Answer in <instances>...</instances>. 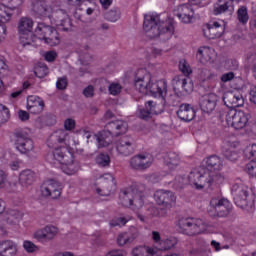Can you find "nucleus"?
Returning a JSON list of instances; mask_svg holds the SVG:
<instances>
[{"instance_id": "22", "label": "nucleus", "mask_w": 256, "mask_h": 256, "mask_svg": "<svg viewBox=\"0 0 256 256\" xmlns=\"http://www.w3.org/2000/svg\"><path fill=\"white\" fill-rule=\"evenodd\" d=\"M174 15L178 17L182 23H191L195 12H193V8H191L189 5L182 4L178 6L177 10L174 11Z\"/></svg>"}, {"instance_id": "13", "label": "nucleus", "mask_w": 256, "mask_h": 256, "mask_svg": "<svg viewBox=\"0 0 256 256\" xmlns=\"http://www.w3.org/2000/svg\"><path fill=\"white\" fill-rule=\"evenodd\" d=\"M202 31L206 39H219L225 33V26L219 22H212L203 25Z\"/></svg>"}, {"instance_id": "27", "label": "nucleus", "mask_w": 256, "mask_h": 256, "mask_svg": "<svg viewBox=\"0 0 256 256\" xmlns=\"http://www.w3.org/2000/svg\"><path fill=\"white\" fill-rule=\"evenodd\" d=\"M237 146H239V142H225V145L222 148V155H224L225 159H228V161H237L239 159V154L233 150Z\"/></svg>"}, {"instance_id": "21", "label": "nucleus", "mask_w": 256, "mask_h": 256, "mask_svg": "<svg viewBox=\"0 0 256 256\" xmlns=\"http://www.w3.org/2000/svg\"><path fill=\"white\" fill-rule=\"evenodd\" d=\"M55 235H57V227L55 226H46L43 229L36 231L33 234L34 239L37 241H52L55 239Z\"/></svg>"}, {"instance_id": "15", "label": "nucleus", "mask_w": 256, "mask_h": 256, "mask_svg": "<svg viewBox=\"0 0 256 256\" xmlns=\"http://www.w3.org/2000/svg\"><path fill=\"white\" fill-rule=\"evenodd\" d=\"M101 183L103 185L102 189H96L98 195H101L102 197H109V195L115 191V187L117 185L115 182V177H113L111 174H105L101 179Z\"/></svg>"}, {"instance_id": "41", "label": "nucleus", "mask_w": 256, "mask_h": 256, "mask_svg": "<svg viewBox=\"0 0 256 256\" xmlns=\"http://www.w3.org/2000/svg\"><path fill=\"white\" fill-rule=\"evenodd\" d=\"M52 17L56 27H59L63 21L69 17V15H67L65 10L59 9L53 13Z\"/></svg>"}, {"instance_id": "8", "label": "nucleus", "mask_w": 256, "mask_h": 256, "mask_svg": "<svg viewBox=\"0 0 256 256\" xmlns=\"http://www.w3.org/2000/svg\"><path fill=\"white\" fill-rule=\"evenodd\" d=\"M33 19L29 17H21L18 21V33L20 35V43L22 46L27 47L33 42Z\"/></svg>"}, {"instance_id": "38", "label": "nucleus", "mask_w": 256, "mask_h": 256, "mask_svg": "<svg viewBox=\"0 0 256 256\" xmlns=\"http://www.w3.org/2000/svg\"><path fill=\"white\" fill-rule=\"evenodd\" d=\"M11 17H13V8L0 4V23L11 21Z\"/></svg>"}, {"instance_id": "17", "label": "nucleus", "mask_w": 256, "mask_h": 256, "mask_svg": "<svg viewBox=\"0 0 256 256\" xmlns=\"http://www.w3.org/2000/svg\"><path fill=\"white\" fill-rule=\"evenodd\" d=\"M117 151L125 157L133 155L135 153V140L131 136L122 137L117 144Z\"/></svg>"}, {"instance_id": "11", "label": "nucleus", "mask_w": 256, "mask_h": 256, "mask_svg": "<svg viewBox=\"0 0 256 256\" xmlns=\"http://www.w3.org/2000/svg\"><path fill=\"white\" fill-rule=\"evenodd\" d=\"M195 88L193 81L187 77H177L174 79L173 91L177 97H185V95H191Z\"/></svg>"}, {"instance_id": "29", "label": "nucleus", "mask_w": 256, "mask_h": 256, "mask_svg": "<svg viewBox=\"0 0 256 256\" xmlns=\"http://www.w3.org/2000/svg\"><path fill=\"white\" fill-rule=\"evenodd\" d=\"M145 192L143 191V187L134 186L133 187V195H132V205L135 206V209H141L143 205H145Z\"/></svg>"}, {"instance_id": "40", "label": "nucleus", "mask_w": 256, "mask_h": 256, "mask_svg": "<svg viewBox=\"0 0 256 256\" xmlns=\"http://www.w3.org/2000/svg\"><path fill=\"white\" fill-rule=\"evenodd\" d=\"M155 250L146 246H138L132 250V256H153Z\"/></svg>"}, {"instance_id": "55", "label": "nucleus", "mask_w": 256, "mask_h": 256, "mask_svg": "<svg viewBox=\"0 0 256 256\" xmlns=\"http://www.w3.org/2000/svg\"><path fill=\"white\" fill-rule=\"evenodd\" d=\"M108 89H109L110 95H119V93H121L122 87L117 83H112L110 84Z\"/></svg>"}, {"instance_id": "25", "label": "nucleus", "mask_w": 256, "mask_h": 256, "mask_svg": "<svg viewBox=\"0 0 256 256\" xmlns=\"http://www.w3.org/2000/svg\"><path fill=\"white\" fill-rule=\"evenodd\" d=\"M27 109L32 115H39L45 109V102L39 97L30 96L28 98Z\"/></svg>"}, {"instance_id": "36", "label": "nucleus", "mask_w": 256, "mask_h": 256, "mask_svg": "<svg viewBox=\"0 0 256 256\" xmlns=\"http://www.w3.org/2000/svg\"><path fill=\"white\" fill-rule=\"evenodd\" d=\"M245 70L247 73H253L255 77L256 73V53H248L246 57Z\"/></svg>"}, {"instance_id": "30", "label": "nucleus", "mask_w": 256, "mask_h": 256, "mask_svg": "<svg viewBox=\"0 0 256 256\" xmlns=\"http://www.w3.org/2000/svg\"><path fill=\"white\" fill-rule=\"evenodd\" d=\"M17 254V244L12 240L0 242V256H13Z\"/></svg>"}, {"instance_id": "19", "label": "nucleus", "mask_w": 256, "mask_h": 256, "mask_svg": "<svg viewBox=\"0 0 256 256\" xmlns=\"http://www.w3.org/2000/svg\"><path fill=\"white\" fill-rule=\"evenodd\" d=\"M199 106L204 113H212L217 107V95L215 93H208L200 97Z\"/></svg>"}, {"instance_id": "34", "label": "nucleus", "mask_w": 256, "mask_h": 256, "mask_svg": "<svg viewBox=\"0 0 256 256\" xmlns=\"http://www.w3.org/2000/svg\"><path fill=\"white\" fill-rule=\"evenodd\" d=\"M119 199L123 207H132L133 206V187L122 190L120 192Z\"/></svg>"}, {"instance_id": "63", "label": "nucleus", "mask_w": 256, "mask_h": 256, "mask_svg": "<svg viewBox=\"0 0 256 256\" xmlns=\"http://www.w3.org/2000/svg\"><path fill=\"white\" fill-rule=\"evenodd\" d=\"M232 79H235V73L233 72H228L221 76L222 83H227L228 81H232Z\"/></svg>"}, {"instance_id": "26", "label": "nucleus", "mask_w": 256, "mask_h": 256, "mask_svg": "<svg viewBox=\"0 0 256 256\" xmlns=\"http://www.w3.org/2000/svg\"><path fill=\"white\" fill-rule=\"evenodd\" d=\"M152 162L147 160L145 155H136L130 159V167L135 169V171H145V169H149Z\"/></svg>"}, {"instance_id": "16", "label": "nucleus", "mask_w": 256, "mask_h": 256, "mask_svg": "<svg viewBox=\"0 0 256 256\" xmlns=\"http://www.w3.org/2000/svg\"><path fill=\"white\" fill-rule=\"evenodd\" d=\"M223 102L228 109H237V107H242L243 95L239 92L227 91L223 95Z\"/></svg>"}, {"instance_id": "6", "label": "nucleus", "mask_w": 256, "mask_h": 256, "mask_svg": "<svg viewBox=\"0 0 256 256\" xmlns=\"http://www.w3.org/2000/svg\"><path fill=\"white\" fill-rule=\"evenodd\" d=\"M35 33L42 37L43 41L50 47H55L60 43L57 29L45 22L38 23Z\"/></svg>"}, {"instance_id": "50", "label": "nucleus", "mask_w": 256, "mask_h": 256, "mask_svg": "<svg viewBox=\"0 0 256 256\" xmlns=\"http://www.w3.org/2000/svg\"><path fill=\"white\" fill-rule=\"evenodd\" d=\"M68 85H69V80L67 79V76L58 78L56 82V87L59 91H65Z\"/></svg>"}, {"instance_id": "49", "label": "nucleus", "mask_w": 256, "mask_h": 256, "mask_svg": "<svg viewBox=\"0 0 256 256\" xmlns=\"http://www.w3.org/2000/svg\"><path fill=\"white\" fill-rule=\"evenodd\" d=\"M60 31H73V22L69 16L64 19V21L57 26Z\"/></svg>"}, {"instance_id": "7", "label": "nucleus", "mask_w": 256, "mask_h": 256, "mask_svg": "<svg viewBox=\"0 0 256 256\" xmlns=\"http://www.w3.org/2000/svg\"><path fill=\"white\" fill-rule=\"evenodd\" d=\"M226 123L236 130L243 129L247 126V123H252L251 114H246L242 110L231 109L226 114Z\"/></svg>"}, {"instance_id": "48", "label": "nucleus", "mask_w": 256, "mask_h": 256, "mask_svg": "<svg viewBox=\"0 0 256 256\" xmlns=\"http://www.w3.org/2000/svg\"><path fill=\"white\" fill-rule=\"evenodd\" d=\"M129 217H115L112 220H110L109 225L110 227H119L121 225H127L128 221H129Z\"/></svg>"}, {"instance_id": "28", "label": "nucleus", "mask_w": 256, "mask_h": 256, "mask_svg": "<svg viewBox=\"0 0 256 256\" xmlns=\"http://www.w3.org/2000/svg\"><path fill=\"white\" fill-rule=\"evenodd\" d=\"M235 0H218V2L214 5L213 13L214 15H221L222 13H233L235 11L233 3Z\"/></svg>"}, {"instance_id": "2", "label": "nucleus", "mask_w": 256, "mask_h": 256, "mask_svg": "<svg viewBox=\"0 0 256 256\" xmlns=\"http://www.w3.org/2000/svg\"><path fill=\"white\" fill-rule=\"evenodd\" d=\"M221 169H223L221 158L215 155L210 156L197 170L190 172L188 181L195 185L196 189L206 187L213 191L225 181V177L219 173Z\"/></svg>"}, {"instance_id": "24", "label": "nucleus", "mask_w": 256, "mask_h": 256, "mask_svg": "<svg viewBox=\"0 0 256 256\" xmlns=\"http://www.w3.org/2000/svg\"><path fill=\"white\" fill-rule=\"evenodd\" d=\"M195 115V108H193L191 104H181L179 110L177 111V116L179 119H181V121H185L186 123L193 121L195 119Z\"/></svg>"}, {"instance_id": "33", "label": "nucleus", "mask_w": 256, "mask_h": 256, "mask_svg": "<svg viewBox=\"0 0 256 256\" xmlns=\"http://www.w3.org/2000/svg\"><path fill=\"white\" fill-rule=\"evenodd\" d=\"M53 157L56 161H59V163L63 165V163L67 161V157L73 158V154L69 153V148L63 146L54 149Z\"/></svg>"}, {"instance_id": "51", "label": "nucleus", "mask_w": 256, "mask_h": 256, "mask_svg": "<svg viewBox=\"0 0 256 256\" xmlns=\"http://www.w3.org/2000/svg\"><path fill=\"white\" fill-rule=\"evenodd\" d=\"M23 247L27 253H35V251H39V246L29 240L24 241Z\"/></svg>"}, {"instance_id": "9", "label": "nucleus", "mask_w": 256, "mask_h": 256, "mask_svg": "<svg viewBox=\"0 0 256 256\" xmlns=\"http://www.w3.org/2000/svg\"><path fill=\"white\" fill-rule=\"evenodd\" d=\"M15 145L17 151L22 155H27L30 151H33V140L29 138V134L23 130L16 129L14 131Z\"/></svg>"}, {"instance_id": "45", "label": "nucleus", "mask_w": 256, "mask_h": 256, "mask_svg": "<svg viewBox=\"0 0 256 256\" xmlns=\"http://www.w3.org/2000/svg\"><path fill=\"white\" fill-rule=\"evenodd\" d=\"M96 163L99 165V167H109L111 158L109 157V154L100 153L98 156H96Z\"/></svg>"}, {"instance_id": "62", "label": "nucleus", "mask_w": 256, "mask_h": 256, "mask_svg": "<svg viewBox=\"0 0 256 256\" xmlns=\"http://www.w3.org/2000/svg\"><path fill=\"white\" fill-rule=\"evenodd\" d=\"M84 97H93L95 95V88L93 86L89 85L83 90Z\"/></svg>"}, {"instance_id": "53", "label": "nucleus", "mask_w": 256, "mask_h": 256, "mask_svg": "<svg viewBox=\"0 0 256 256\" xmlns=\"http://www.w3.org/2000/svg\"><path fill=\"white\" fill-rule=\"evenodd\" d=\"M105 19H107V21H112L113 23H115V21H118V19H119V11L118 10H110V11L106 12Z\"/></svg>"}, {"instance_id": "37", "label": "nucleus", "mask_w": 256, "mask_h": 256, "mask_svg": "<svg viewBox=\"0 0 256 256\" xmlns=\"http://www.w3.org/2000/svg\"><path fill=\"white\" fill-rule=\"evenodd\" d=\"M179 163H180V160H179V155H177V153L170 152L167 154L165 158L166 167H168L169 169H175L179 167Z\"/></svg>"}, {"instance_id": "54", "label": "nucleus", "mask_w": 256, "mask_h": 256, "mask_svg": "<svg viewBox=\"0 0 256 256\" xmlns=\"http://www.w3.org/2000/svg\"><path fill=\"white\" fill-rule=\"evenodd\" d=\"M117 243L120 247H123V245L131 243V240L129 237H127V233H123L118 236Z\"/></svg>"}, {"instance_id": "60", "label": "nucleus", "mask_w": 256, "mask_h": 256, "mask_svg": "<svg viewBox=\"0 0 256 256\" xmlns=\"http://www.w3.org/2000/svg\"><path fill=\"white\" fill-rule=\"evenodd\" d=\"M248 99L250 103H253V105H256V86L250 89L248 94Z\"/></svg>"}, {"instance_id": "3", "label": "nucleus", "mask_w": 256, "mask_h": 256, "mask_svg": "<svg viewBox=\"0 0 256 256\" xmlns=\"http://www.w3.org/2000/svg\"><path fill=\"white\" fill-rule=\"evenodd\" d=\"M143 29L150 39H157L161 35H166V39L173 37L175 27H173V20H161V16H144Z\"/></svg>"}, {"instance_id": "44", "label": "nucleus", "mask_w": 256, "mask_h": 256, "mask_svg": "<svg viewBox=\"0 0 256 256\" xmlns=\"http://www.w3.org/2000/svg\"><path fill=\"white\" fill-rule=\"evenodd\" d=\"M237 19L242 25H246L249 21V14L247 13V7L242 6L237 11Z\"/></svg>"}, {"instance_id": "5", "label": "nucleus", "mask_w": 256, "mask_h": 256, "mask_svg": "<svg viewBox=\"0 0 256 256\" xmlns=\"http://www.w3.org/2000/svg\"><path fill=\"white\" fill-rule=\"evenodd\" d=\"M231 209H233V206L226 198H213L210 201L208 214L212 219H221L223 217H227L231 213Z\"/></svg>"}, {"instance_id": "32", "label": "nucleus", "mask_w": 256, "mask_h": 256, "mask_svg": "<svg viewBox=\"0 0 256 256\" xmlns=\"http://www.w3.org/2000/svg\"><path fill=\"white\" fill-rule=\"evenodd\" d=\"M79 169H81V166L77 160H66L62 163V171L66 175H75Z\"/></svg>"}, {"instance_id": "39", "label": "nucleus", "mask_w": 256, "mask_h": 256, "mask_svg": "<svg viewBox=\"0 0 256 256\" xmlns=\"http://www.w3.org/2000/svg\"><path fill=\"white\" fill-rule=\"evenodd\" d=\"M75 134H76L74 137L75 145H79V143H81V141L89 142V139H91V132L87 131L85 129L76 130Z\"/></svg>"}, {"instance_id": "20", "label": "nucleus", "mask_w": 256, "mask_h": 256, "mask_svg": "<svg viewBox=\"0 0 256 256\" xmlns=\"http://www.w3.org/2000/svg\"><path fill=\"white\" fill-rule=\"evenodd\" d=\"M105 128L110 131L111 137H119V135H124V133H127L129 126L127 122L123 120H115L108 122L105 125Z\"/></svg>"}, {"instance_id": "52", "label": "nucleus", "mask_w": 256, "mask_h": 256, "mask_svg": "<svg viewBox=\"0 0 256 256\" xmlns=\"http://www.w3.org/2000/svg\"><path fill=\"white\" fill-rule=\"evenodd\" d=\"M246 171L250 177H256V161L255 159H252L247 165H246Z\"/></svg>"}, {"instance_id": "43", "label": "nucleus", "mask_w": 256, "mask_h": 256, "mask_svg": "<svg viewBox=\"0 0 256 256\" xmlns=\"http://www.w3.org/2000/svg\"><path fill=\"white\" fill-rule=\"evenodd\" d=\"M11 119V113L9 112V108L5 105L0 104V127L1 125H5L7 121Z\"/></svg>"}, {"instance_id": "47", "label": "nucleus", "mask_w": 256, "mask_h": 256, "mask_svg": "<svg viewBox=\"0 0 256 256\" xmlns=\"http://www.w3.org/2000/svg\"><path fill=\"white\" fill-rule=\"evenodd\" d=\"M186 185H189V178L185 176H177L175 178L174 187L178 191L185 189Z\"/></svg>"}, {"instance_id": "12", "label": "nucleus", "mask_w": 256, "mask_h": 256, "mask_svg": "<svg viewBox=\"0 0 256 256\" xmlns=\"http://www.w3.org/2000/svg\"><path fill=\"white\" fill-rule=\"evenodd\" d=\"M177 226L179 232L183 233V235H200L202 231L201 227L195 223L193 218H181L178 220Z\"/></svg>"}, {"instance_id": "42", "label": "nucleus", "mask_w": 256, "mask_h": 256, "mask_svg": "<svg viewBox=\"0 0 256 256\" xmlns=\"http://www.w3.org/2000/svg\"><path fill=\"white\" fill-rule=\"evenodd\" d=\"M197 58L199 59L200 63H209V61L212 59L211 49H198Z\"/></svg>"}, {"instance_id": "58", "label": "nucleus", "mask_w": 256, "mask_h": 256, "mask_svg": "<svg viewBox=\"0 0 256 256\" xmlns=\"http://www.w3.org/2000/svg\"><path fill=\"white\" fill-rule=\"evenodd\" d=\"M41 119L45 125H55V117L52 115L42 116Z\"/></svg>"}, {"instance_id": "56", "label": "nucleus", "mask_w": 256, "mask_h": 256, "mask_svg": "<svg viewBox=\"0 0 256 256\" xmlns=\"http://www.w3.org/2000/svg\"><path fill=\"white\" fill-rule=\"evenodd\" d=\"M105 256H127V252L121 249L110 250Z\"/></svg>"}, {"instance_id": "14", "label": "nucleus", "mask_w": 256, "mask_h": 256, "mask_svg": "<svg viewBox=\"0 0 256 256\" xmlns=\"http://www.w3.org/2000/svg\"><path fill=\"white\" fill-rule=\"evenodd\" d=\"M43 197L59 199L61 197V184L55 180H50L41 187Z\"/></svg>"}, {"instance_id": "18", "label": "nucleus", "mask_w": 256, "mask_h": 256, "mask_svg": "<svg viewBox=\"0 0 256 256\" xmlns=\"http://www.w3.org/2000/svg\"><path fill=\"white\" fill-rule=\"evenodd\" d=\"M32 11L36 17H48L51 19V15H53V8L43 0H33Z\"/></svg>"}, {"instance_id": "64", "label": "nucleus", "mask_w": 256, "mask_h": 256, "mask_svg": "<svg viewBox=\"0 0 256 256\" xmlns=\"http://www.w3.org/2000/svg\"><path fill=\"white\" fill-rule=\"evenodd\" d=\"M179 69L181 72L184 73V75H190V73H191V68L189 66H187V64H185V63H180Z\"/></svg>"}, {"instance_id": "31", "label": "nucleus", "mask_w": 256, "mask_h": 256, "mask_svg": "<svg viewBox=\"0 0 256 256\" xmlns=\"http://www.w3.org/2000/svg\"><path fill=\"white\" fill-rule=\"evenodd\" d=\"M35 182V172L32 170H23L19 175V183L22 187H29Z\"/></svg>"}, {"instance_id": "61", "label": "nucleus", "mask_w": 256, "mask_h": 256, "mask_svg": "<svg viewBox=\"0 0 256 256\" xmlns=\"http://www.w3.org/2000/svg\"><path fill=\"white\" fill-rule=\"evenodd\" d=\"M44 57L49 63H53V61H55V59H57V52L48 51V52H46Z\"/></svg>"}, {"instance_id": "35", "label": "nucleus", "mask_w": 256, "mask_h": 256, "mask_svg": "<svg viewBox=\"0 0 256 256\" xmlns=\"http://www.w3.org/2000/svg\"><path fill=\"white\" fill-rule=\"evenodd\" d=\"M23 219V215L18 210H8L6 213L5 221L8 225H17Z\"/></svg>"}, {"instance_id": "46", "label": "nucleus", "mask_w": 256, "mask_h": 256, "mask_svg": "<svg viewBox=\"0 0 256 256\" xmlns=\"http://www.w3.org/2000/svg\"><path fill=\"white\" fill-rule=\"evenodd\" d=\"M34 73L36 77H38V79H43V77H47V75H49V68L47 67V65L39 63L38 66L35 68Z\"/></svg>"}, {"instance_id": "10", "label": "nucleus", "mask_w": 256, "mask_h": 256, "mask_svg": "<svg viewBox=\"0 0 256 256\" xmlns=\"http://www.w3.org/2000/svg\"><path fill=\"white\" fill-rule=\"evenodd\" d=\"M232 195H233L235 205H237V207H240L241 209L245 207L255 206V199H253L252 204H249V201H247V196L249 195V192L247 191V187L243 185H240V186L238 184L233 185Z\"/></svg>"}, {"instance_id": "1", "label": "nucleus", "mask_w": 256, "mask_h": 256, "mask_svg": "<svg viewBox=\"0 0 256 256\" xmlns=\"http://www.w3.org/2000/svg\"><path fill=\"white\" fill-rule=\"evenodd\" d=\"M134 87L136 91L142 95H151L158 99H162L159 105L150 100L145 103V108L140 110L139 117L144 121H149L153 115H161L165 111V98L167 97V81L158 80L153 82L151 74L145 69H138L134 76Z\"/></svg>"}, {"instance_id": "4", "label": "nucleus", "mask_w": 256, "mask_h": 256, "mask_svg": "<svg viewBox=\"0 0 256 256\" xmlns=\"http://www.w3.org/2000/svg\"><path fill=\"white\" fill-rule=\"evenodd\" d=\"M154 199L157 205L162 207L160 210L155 207L151 208L153 215H158V217H165V215L175 207V203H177V196L169 190L156 191L154 193Z\"/></svg>"}, {"instance_id": "59", "label": "nucleus", "mask_w": 256, "mask_h": 256, "mask_svg": "<svg viewBox=\"0 0 256 256\" xmlns=\"http://www.w3.org/2000/svg\"><path fill=\"white\" fill-rule=\"evenodd\" d=\"M64 127L66 129V131H71L73 129H75V120L68 118L65 120L64 122Z\"/></svg>"}, {"instance_id": "57", "label": "nucleus", "mask_w": 256, "mask_h": 256, "mask_svg": "<svg viewBox=\"0 0 256 256\" xmlns=\"http://www.w3.org/2000/svg\"><path fill=\"white\" fill-rule=\"evenodd\" d=\"M7 185V173L5 171L0 170V189H5Z\"/></svg>"}, {"instance_id": "23", "label": "nucleus", "mask_w": 256, "mask_h": 256, "mask_svg": "<svg viewBox=\"0 0 256 256\" xmlns=\"http://www.w3.org/2000/svg\"><path fill=\"white\" fill-rule=\"evenodd\" d=\"M66 139H67V132L63 129L57 130L49 136L47 140V145L50 149H55L59 145L65 143Z\"/></svg>"}]
</instances>
